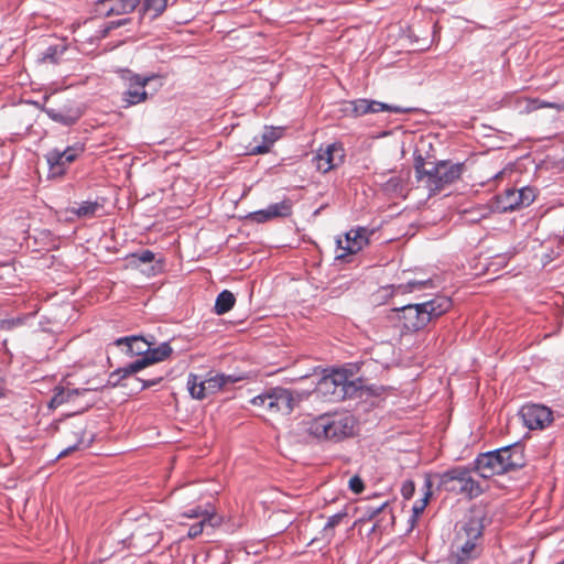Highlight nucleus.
<instances>
[{
	"mask_svg": "<svg viewBox=\"0 0 564 564\" xmlns=\"http://www.w3.org/2000/svg\"><path fill=\"white\" fill-rule=\"evenodd\" d=\"M413 155L417 187L425 189L429 196L456 182L464 171L463 163L437 160L433 143H416Z\"/></svg>",
	"mask_w": 564,
	"mask_h": 564,
	"instance_id": "obj_1",
	"label": "nucleus"
},
{
	"mask_svg": "<svg viewBox=\"0 0 564 564\" xmlns=\"http://www.w3.org/2000/svg\"><path fill=\"white\" fill-rule=\"evenodd\" d=\"M172 351H173V349L169 343H162L156 348H152L150 346V349L147 352V356L137 359L134 362L128 365L124 368H120V369H117L116 371L111 372L106 387L107 386L116 387L121 379H123L132 373H137L150 365L165 360L167 357H170ZM104 388H105V386H90V387L84 388V389H67V390H65L64 388L56 386L54 388V395L47 401V408H48V410H54L57 406H59L61 404H63L64 402L74 400V398L79 394H84V393L90 392V391H98Z\"/></svg>",
	"mask_w": 564,
	"mask_h": 564,
	"instance_id": "obj_2",
	"label": "nucleus"
},
{
	"mask_svg": "<svg viewBox=\"0 0 564 564\" xmlns=\"http://www.w3.org/2000/svg\"><path fill=\"white\" fill-rule=\"evenodd\" d=\"M451 306L452 301L446 296H437L421 304H408L399 310L402 328L406 332H417L433 318L446 313Z\"/></svg>",
	"mask_w": 564,
	"mask_h": 564,
	"instance_id": "obj_3",
	"label": "nucleus"
},
{
	"mask_svg": "<svg viewBox=\"0 0 564 564\" xmlns=\"http://www.w3.org/2000/svg\"><path fill=\"white\" fill-rule=\"evenodd\" d=\"M305 432L317 441L339 442L354 433V420L349 415L325 413L305 422Z\"/></svg>",
	"mask_w": 564,
	"mask_h": 564,
	"instance_id": "obj_4",
	"label": "nucleus"
},
{
	"mask_svg": "<svg viewBox=\"0 0 564 564\" xmlns=\"http://www.w3.org/2000/svg\"><path fill=\"white\" fill-rule=\"evenodd\" d=\"M482 536V524L478 518H469L456 531L452 544V562L467 564L470 560L479 557L481 547L478 541Z\"/></svg>",
	"mask_w": 564,
	"mask_h": 564,
	"instance_id": "obj_5",
	"label": "nucleus"
},
{
	"mask_svg": "<svg viewBox=\"0 0 564 564\" xmlns=\"http://www.w3.org/2000/svg\"><path fill=\"white\" fill-rule=\"evenodd\" d=\"M438 487L451 492L463 494L469 498L481 494L480 485L473 479L465 467H455L440 475Z\"/></svg>",
	"mask_w": 564,
	"mask_h": 564,
	"instance_id": "obj_6",
	"label": "nucleus"
},
{
	"mask_svg": "<svg viewBox=\"0 0 564 564\" xmlns=\"http://www.w3.org/2000/svg\"><path fill=\"white\" fill-rule=\"evenodd\" d=\"M351 376L346 369H335L318 381L316 390L330 402L341 401L354 387Z\"/></svg>",
	"mask_w": 564,
	"mask_h": 564,
	"instance_id": "obj_7",
	"label": "nucleus"
},
{
	"mask_svg": "<svg viewBox=\"0 0 564 564\" xmlns=\"http://www.w3.org/2000/svg\"><path fill=\"white\" fill-rule=\"evenodd\" d=\"M535 199V189L529 186L507 188L495 197L491 208L497 213H508L529 206Z\"/></svg>",
	"mask_w": 564,
	"mask_h": 564,
	"instance_id": "obj_8",
	"label": "nucleus"
},
{
	"mask_svg": "<svg viewBox=\"0 0 564 564\" xmlns=\"http://www.w3.org/2000/svg\"><path fill=\"white\" fill-rule=\"evenodd\" d=\"M251 402L271 413L290 414L293 411L294 398L290 390L278 387L254 397Z\"/></svg>",
	"mask_w": 564,
	"mask_h": 564,
	"instance_id": "obj_9",
	"label": "nucleus"
},
{
	"mask_svg": "<svg viewBox=\"0 0 564 564\" xmlns=\"http://www.w3.org/2000/svg\"><path fill=\"white\" fill-rule=\"evenodd\" d=\"M42 108L53 120L64 124L74 123L82 116L79 108L68 102V100L59 94L45 97Z\"/></svg>",
	"mask_w": 564,
	"mask_h": 564,
	"instance_id": "obj_10",
	"label": "nucleus"
},
{
	"mask_svg": "<svg viewBox=\"0 0 564 564\" xmlns=\"http://www.w3.org/2000/svg\"><path fill=\"white\" fill-rule=\"evenodd\" d=\"M158 75L142 76L130 70H123L121 78L127 83V90L122 93L123 107L128 108L148 100L145 86Z\"/></svg>",
	"mask_w": 564,
	"mask_h": 564,
	"instance_id": "obj_11",
	"label": "nucleus"
},
{
	"mask_svg": "<svg viewBox=\"0 0 564 564\" xmlns=\"http://www.w3.org/2000/svg\"><path fill=\"white\" fill-rule=\"evenodd\" d=\"M162 534L158 525L149 518L139 519V523L130 535L132 546L149 551L161 541Z\"/></svg>",
	"mask_w": 564,
	"mask_h": 564,
	"instance_id": "obj_12",
	"label": "nucleus"
},
{
	"mask_svg": "<svg viewBox=\"0 0 564 564\" xmlns=\"http://www.w3.org/2000/svg\"><path fill=\"white\" fill-rule=\"evenodd\" d=\"M345 153L341 143H327L321 145L313 158L317 171L327 173L341 164Z\"/></svg>",
	"mask_w": 564,
	"mask_h": 564,
	"instance_id": "obj_13",
	"label": "nucleus"
},
{
	"mask_svg": "<svg viewBox=\"0 0 564 564\" xmlns=\"http://www.w3.org/2000/svg\"><path fill=\"white\" fill-rule=\"evenodd\" d=\"M84 151L83 147H68L64 151H52L46 155L48 177L55 178L64 175L66 167Z\"/></svg>",
	"mask_w": 564,
	"mask_h": 564,
	"instance_id": "obj_14",
	"label": "nucleus"
},
{
	"mask_svg": "<svg viewBox=\"0 0 564 564\" xmlns=\"http://www.w3.org/2000/svg\"><path fill=\"white\" fill-rule=\"evenodd\" d=\"M368 230L366 228H357L349 230L344 239H337L336 259H345L349 254L359 252L368 245Z\"/></svg>",
	"mask_w": 564,
	"mask_h": 564,
	"instance_id": "obj_15",
	"label": "nucleus"
},
{
	"mask_svg": "<svg viewBox=\"0 0 564 564\" xmlns=\"http://www.w3.org/2000/svg\"><path fill=\"white\" fill-rule=\"evenodd\" d=\"M520 415L525 426L530 430L544 429L552 421V411L541 404H525L520 410Z\"/></svg>",
	"mask_w": 564,
	"mask_h": 564,
	"instance_id": "obj_16",
	"label": "nucleus"
},
{
	"mask_svg": "<svg viewBox=\"0 0 564 564\" xmlns=\"http://www.w3.org/2000/svg\"><path fill=\"white\" fill-rule=\"evenodd\" d=\"M347 110L352 112L355 116H365L368 113H377L381 111H389L395 113L405 111V109L400 106H394L370 99L352 100L349 102V107L347 108Z\"/></svg>",
	"mask_w": 564,
	"mask_h": 564,
	"instance_id": "obj_17",
	"label": "nucleus"
},
{
	"mask_svg": "<svg viewBox=\"0 0 564 564\" xmlns=\"http://www.w3.org/2000/svg\"><path fill=\"white\" fill-rule=\"evenodd\" d=\"M140 0H98L95 12L99 17L121 15L132 12Z\"/></svg>",
	"mask_w": 564,
	"mask_h": 564,
	"instance_id": "obj_18",
	"label": "nucleus"
},
{
	"mask_svg": "<svg viewBox=\"0 0 564 564\" xmlns=\"http://www.w3.org/2000/svg\"><path fill=\"white\" fill-rule=\"evenodd\" d=\"M475 468L482 478L503 474V467H501L497 451L480 454L475 460Z\"/></svg>",
	"mask_w": 564,
	"mask_h": 564,
	"instance_id": "obj_19",
	"label": "nucleus"
},
{
	"mask_svg": "<svg viewBox=\"0 0 564 564\" xmlns=\"http://www.w3.org/2000/svg\"><path fill=\"white\" fill-rule=\"evenodd\" d=\"M497 453L501 460V467H503V474L524 465L522 449L517 445L502 447L497 449Z\"/></svg>",
	"mask_w": 564,
	"mask_h": 564,
	"instance_id": "obj_20",
	"label": "nucleus"
},
{
	"mask_svg": "<svg viewBox=\"0 0 564 564\" xmlns=\"http://www.w3.org/2000/svg\"><path fill=\"white\" fill-rule=\"evenodd\" d=\"M118 347H124V352L130 356H147L150 349V343L141 336L121 337L115 341Z\"/></svg>",
	"mask_w": 564,
	"mask_h": 564,
	"instance_id": "obj_21",
	"label": "nucleus"
},
{
	"mask_svg": "<svg viewBox=\"0 0 564 564\" xmlns=\"http://www.w3.org/2000/svg\"><path fill=\"white\" fill-rule=\"evenodd\" d=\"M223 523V517L218 513L206 514L205 518L199 519L196 523L192 524L187 532V538L195 539L199 536L206 527L212 529L220 527Z\"/></svg>",
	"mask_w": 564,
	"mask_h": 564,
	"instance_id": "obj_22",
	"label": "nucleus"
},
{
	"mask_svg": "<svg viewBox=\"0 0 564 564\" xmlns=\"http://www.w3.org/2000/svg\"><path fill=\"white\" fill-rule=\"evenodd\" d=\"M187 388H188L191 395L194 399L203 400V399L207 398L208 395H210L208 388H207L206 379H203L198 375L191 373L188 376Z\"/></svg>",
	"mask_w": 564,
	"mask_h": 564,
	"instance_id": "obj_23",
	"label": "nucleus"
},
{
	"mask_svg": "<svg viewBox=\"0 0 564 564\" xmlns=\"http://www.w3.org/2000/svg\"><path fill=\"white\" fill-rule=\"evenodd\" d=\"M102 208L104 205L97 200L83 202L78 206L72 207L69 212L79 218L89 219L97 216Z\"/></svg>",
	"mask_w": 564,
	"mask_h": 564,
	"instance_id": "obj_24",
	"label": "nucleus"
},
{
	"mask_svg": "<svg viewBox=\"0 0 564 564\" xmlns=\"http://www.w3.org/2000/svg\"><path fill=\"white\" fill-rule=\"evenodd\" d=\"M235 302V295L230 291L224 290L217 295L214 311L218 315H224L234 307Z\"/></svg>",
	"mask_w": 564,
	"mask_h": 564,
	"instance_id": "obj_25",
	"label": "nucleus"
},
{
	"mask_svg": "<svg viewBox=\"0 0 564 564\" xmlns=\"http://www.w3.org/2000/svg\"><path fill=\"white\" fill-rule=\"evenodd\" d=\"M167 6V0H144L142 4V12L149 15L150 19H155L161 15Z\"/></svg>",
	"mask_w": 564,
	"mask_h": 564,
	"instance_id": "obj_26",
	"label": "nucleus"
},
{
	"mask_svg": "<svg viewBox=\"0 0 564 564\" xmlns=\"http://www.w3.org/2000/svg\"><path fill=\"white\" fill-rule=\"evenodd\" d=\"M206 379L207 388L210 394H215L220 391L227 383L235 382L231 377H227L223 373L209 375Z\"/></svg>",
	"mask_w": 564,
	"mask_h": 564,
	"instance_id": "obj_27",
	"label": "nucleus"
},
{
	"mask_svg": "<svg viewBox=\"0 0 564 564\" xmlns=\"http://www.w3.org/2000/svg\"><path fill=\"white\" fill-rule=\"evenodd\" d=\"M65 51L66 45L62 42L48 44L47 50L45 53H43L41 61L43 63H57Z\"/></svg>",
	"mask_w": 564,
	"mask_h": 564,
	"instance_id": "obj_28",
	"label": "nucleus"
},
{
	"mask_svg": "<svg viewBox=\"0 0 564 564\" xmlns=\"http://www.w3.org/2000/svg\"><path fill=\"white\" fill-rule=\"evenodd\" d=\"M268 208L274 218L289 217L292 214L293 203L290 198H284L280 203L271 204Z\"/></svg>",
	"mask_w": 564,
	"mask_h": 564,
	"instance_id": "obj_29",
	"label": "nucleus"
},
{
	"mask_svg": "<svg viewBox=\"0 0 564 564\" xmlns=\"http://www.w3.org/2000/svg\"><path fill=\"white\" fill-rule=\"evenodd\" d=\"M545 107L554 108L557 111H563L564 110V102L563 104H555V102L541 101L539 99H530V100H528L527 110L528 111H532V110H536V109L545 108Z\"/></svg>",
	"mask_w": 564,
	"mask_h": 564,
	"instance_id": "obj_30",
	"label": "nucleus"
},
{
	"mask_svg": "<svg viewBox=\"0 0 564 564\" xmlns=\"http://www.w3.org/2000/svg\"><path fill=\"white\" fill-rule=\"evenodd\" d=\"M425 487H426V491L424 494V497L422 499L417 500L413 506V513L415 517H419L421 513H423L425 507L427 506L429 499L432 495L431 494L432 484L430 480L426 481Z\"/></svg>",
	"mask_w": 564,
	"mask_h": 564,
	"instance_id": "obj_31",
	"label": "nucleus"
},
{
	"mask_svg": "<svg viewBox=\"0 0 564 564\" xmlns=\"http://www.w3.org/2000/svg\"><path fill=\"white\" fill-rule=\"evenodd\" d=\"M284 131L282 127H268L262 134V141H278L285 137Z\"/></svg>",
	"mask_w": 564,
	"mask_h": 564,
	"instance_id": "obj_32",
	"label": "nucleus"
},
{
	"mask_svg": "<svg viewBox=\"0 0 564 564\" xmlns=\"http://www.w3.org/2000/svg\"><path fill=\"white\" fill-rule=\"evenodd\" d=\"M430 281H409L406 284H400L397 288V292L399 293H406V292H413L415 290H422L430 285Z\"/></svg>",
	"mask_w": 564,
	"mask_h": 564,
	"instance_id": "obj_33",
	"label": "nucleus"
},
{
	"mask_svg": "<svg viewBox=\"0 0 564 564\" xmlns=\"http://www.w3.org/2000/svg\"><path fill=\"white\" fill-rule=\"evenodd\" d=\"M216 512L212 509H203L202 507H196L188 511L183 512L181 516L187 519H202L205 518L206 514H215Z\"/></svg>",
	"mask_w": 564,
	"mask_h": 564,
	"instance_id": "obj_34",
	"label": "nucleus"
},
{
	"mask_svg": "<svg viewBox=\"0 0 564 564\" xmlns=\"http://www.w3.org/2000/svg\"><path fill=\"white\" fill-rule=\"evenodd\" d=\"M251 220L256 221V223H265V221H269L271 219L274 218V216H272L270 213H269V208H265V209H261V210H257V212H253V213H250L249 216H248Z\"/></svg>",
	"mask_w": 564,
	"mask_h": 564,
	"instance_id": "obj_35",
	"label": "nucleus"
},
{
	"mask_svg": "<svg viewBox=\"0 0 564 564\" xmlns=\"http://www.w3.org/2000/svg\"><path fill=\"white\" fill-rule=\"evenodd\" d=\"M347 517V512L346 511H340L332 517L328 518L325 527H324V530L327 531V530H333L335 527H337L344 518Z\"/></svg>",
	"mask_w": 564,
	"mask_h": 564,
	"instance_id": "obj_36",
	"label": "nucleus"
},
{
	"mask_svg": "<svg viewBox=\"0 0 564 564\" xmlns=\"http://www.w3.org/2000/svg\"><path fill=\"white\" fill-rule=\"evenodd\" d=\"M348 487L354 494H361L365 489V484L358 475H355L349 479Z\"/></svg>",
	"mask_w": 564,
	"mask_h": 564,
	"instance_id": "obj_37",
	"label": "nucleus"
},
{
	"mask_svg": "<svg viewBox=\"0 0 564 564\" xmlns=\"http://www.w3.org/2000/svg\"><path fill=\"white\" fill-rule=\"evenodd\" d=\"M272 144L273 143H261L250 150L245 151L243 154L257 155L268 153L270 152Z\"/></svg>",
	"mask_w": 564,
	"mask_h": 564,
	"instance_id": "obj_38",
	"label": "nucleus"
},
{
	"mask_svg": "<svg viewBox=\"0 0 564 564\" xmlns=\"http://www.w3.org/2000/svg\"><path fill=\"white\" fill-rule=\"evenodd\" d=\"M414 490H415L414 482L409 480L402 485L401 494L404 499H410V498H412Z\"/></svg>",
	"mask_w": 564,
	"mask_h": 564,
	"instance_id": "obj_39",
	"label": "nucleus"
},
{
	"mask_svg": "<svg viewBox=\"0 0 564 564\" xmlns=\"http://www.w3.org/2000/svg\"><path fill=\"white\" fill-rule=\"evenodd\" d=\"M45 341V346L51 348V346L55 343V336L53 334H48L45 330H37V341L39 340Z\"/></svg>",
	"mask_w": 564,
	"mask_h": 564,
	"instance_id": "obj_40",
	"label": "nucleus"
},
{
	"mask_svg": "<svg viewBox=\"0 0 564 564\" xmlns=\"http://www.w3.org/2000/svg\"><path fill=\"white\" fill-rule=\"evenodd\" d=\"M133 257H138L142 263H150L154 260V253L151 250H143L138 254H133Z\"/></svg>",
	"mask_w": 564,
	"mask_h": 564,
	"instance_id": "obj_41",
	"label": "nucleus"
},
{
	"mask_svg": "<svg viewBox=\"0 0 564 564\" xmlns=\"http://www.w3.org/2000/svg\"><path fill=\"white\" fill-rule=\"evenodd\" d=\"M163 377H156L151 380H143L142 381V389H147L149 387L155 386L162 381Z\"/></svg>",
	"mask_w": 564,
	"mask_h": 564,
	"instance_id": "obj_42",
	"label": "nucleus"
},
{
	"mask_svg": "<svg viewBox=\"0 0 564 564\" xmlns=\"http://www.w3.org/2000/svg\"><path fill=\"white\" fill-rule=\"evenodd\" d=\"M387 505H388V503H387V502H384V503H382L380 507H378V508L373 509V510L371 511V513H370V518H372V517H375V516L379 514V513H380V512H381V511L387 507Z\"/></svg>",
	"mask_w": 564,
	"mask_h": 564,
	"instance_id": "obj_43",
	"label": "nucleus"
},
{
	"mask_svg": "<svg viewBox=\"0 0 564 564\" xmlns=\"http://www.w3.org/2000/svg\"><path fill=\"white\" fill-rule=\"evenodd\" d=\"M23 124H24V128L25 130H30L33 126V118L32 116H30L29 118H26L24 121H23Z\"/></svg>",
	"mask_w": 564,
	"mask_h": 564,
	"instance_id": "obj_44",
	"label": "nucleus"
},
{
	"mask_svg": "<svg viewBox=\"0 0 564 564\" xmlns=\"http://www.w3.org/2000/svg\"><path fill=\"white\" fill-rule=\"evenodd\" d=\"M23 115H24L23 107H18V108L15 109V116H17V117H21V116H23Z\"/></svg>",
	"mask_w": 564,
	"mask_h": 564,
	"instance_id": "obj_45",
	"label": "nucleus"
},
{
	"mask_svg": "<svg viewBox=\"0 0 564 564\" xmlns=\"http://www.w3.org/2000/svg\"><path fill=\"white\" fill-rule=\"evenodd\" d=\"M77 447V445H73V446H69L68 448H66L64 452L61 453V455H65L67 454L68 452L75 449Z\"/></svg>",
	"mask_w": 564,
	"mask_h": 564,
	"instance_id": "obj_46",
	"label": "nucleus"
},
{
	"mask_svg": "<svg viewBox=\"0 0 564 564\" xmlns=\"http://www.w3.org/2000/svg\"><path fill=\"white\" fill-rule=\"evenodd\" d=\"M25 105H26V106H33V105H34V102H33V101H26V102H25Z\"/></svg>",
	"mask_w": 564,
	"mask_h": 564,
	"instance_id": "obj_47",
	"label": "nucleus"
}]
</instances>
